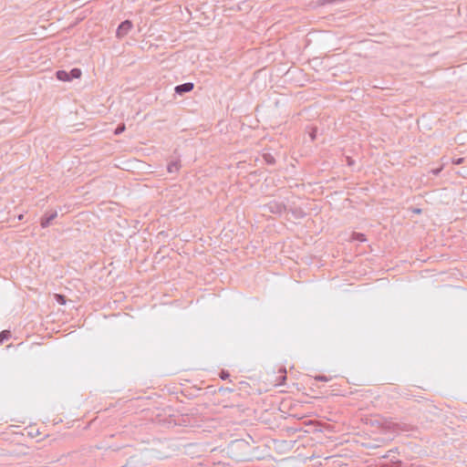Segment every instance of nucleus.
<instances>
[{
	"instance_id": "obj_1",
	"label": "nucleus",
	"mask_w": 467,
	"mask_h": 467,
	"mask_svg": "<svg viewBox=\"0 0 467 467\" xmlns=\"http://www.w3.org/2000/svg\"><path fill=\"white\" fill-rule=\"evenodd\" d=\"M261 209L264 214L267 213L274 214H281L283 212L285 211V205L281 202L272 200L269 202L264 204L261 207Z\"/></svg>"
},
{
	"instance_id": "obj_2",
	"label": "nucleus",
	"mask_w": 467,
	"mask_h": 467,
	"mask_svg": "<svg viewBox=\"0 0 467 467\" xmlns=\"http://www.w3.org/2000/svg\"><path fill=\"white\" fill-rule=\"evenodd\" d=\"M133 25L131 21L125 20L121 22L116 31V36L118 38H123L125 36L129 34V32L131 30Z\"/></svg>"
},
{
	"instance_id": "obj_3",
	"label": "nucleus",
	"mask_w": 467,
	"mask_h": 467,
	"mask_svg": "<svg viewBox=\"0 0 467 467\" xmlns=\"http://www.w3.org/2000/svg\"><path fill=\"white\" fill-rule=\"evenodd\" d=\"M57 211H53L51 213H45L41 219H40V225L42 228H47L48 227L52 221L57 218Z\"/></svg>"
},
{
	"instance_id": "obj_4",
	"label": "nucleus",
	"mask_w": 467,
	"mask_h": 467,
	"mask_svg": "<svg viewBox=\"0 0 467 467\" xmlns=\"http://www.w3.org/2000/svg\"><path fill=\"white\" fill-rule=\"evenodd\" d=\"M194 85L192 82L183 83L175 87V92L179 95L190 92L193 89Z\"/></svg>"
},
{
	"instance_id": "obj_5",
	"label": "nucleus",
	"mask_w": 467,
	"mask_h": 467,
	"mask_svg": "<svg viewBox=\"0 0 467 467\" xmlns=\"http://www.w3.org/2000/svg\"><path fill=\"white\" fill-rule=\"evenodd\" d=\"M181 163L179 160L171 161L168 163L167 171L170 173H177L180 171Z\"/></svg>"
},
{
	"instance_id": "obj_6",
	"label": "nucleus",
	"mask_w": 467,
	"mask_h": 467,
	"mask_svg": "<svg viewBox=\"0 0 467 467\" xmlns=\"http://www.w3.org/2000/svg\"><path fill=\"white\" fill-rule=\"evenodd\" d=\"M56 76L58 80L70 81L69 72L66 70H57Z\"/></svg>"
},
{
	"instance_id": "obj_7",
	"label": "nucleus",
	"mask_w": 467,
	"mask_h": 467,
	"mask_svg": "<svg viewBox=\"0 0 467 467\" xmlns=\"http://www.w3.org/2000/svg\"><path fill=\"white\" fill-rule=\"evenodd\" d=\"M393 429L396 431H409L411 430L410 426L406 423H394Z\"/></svg>"
},
{
	"instance_id": "obj_8",
	"label": "nucleus",
	"mask_w": 467,
	"mask_h": 467,
	"mask_svg": "<svg viewBox=\"0 0 467 467\" xmlns=\"http://www.w3.org/2000/svg\"><path fill=\"white\" fill-rule=\"evenodd\" d=\"M11 337V332L9 330H3L0 332V345Z\"/></svg>"
},
{
	"instance_id": "obj_9",
	"label": "nucleus",
	"mask_w": 467,
	"mask_h": 467,
	"mask_svg": "<svg viewBox=\"0 0 467 467\" xmlns=\"http://www.w3.org/2000/svg\"><path fill=\"white\" fill-rule=\"evenodd\" d=\"M81 70L79 68H72L70 71H69V77H70V80L73 79V78H79L81 77Z\"/></svg>"
},
{
	"instance_id": "obj_10",
	"label": "nucleus",
	"mask_w": 467,
	"mask_h": 467,
	"mask_svg": "<svg viewBox=\"0 0 467 467\" xmlns=\"http://www.w3.org/2000/svg\"><path fill=\"white\" fill-rule=\"evenodd\" d=\"M351 239L358 242H365L366 237L364 234L354 232L351 235Z\"/></svg>"
},
{
	"instance_id": "obj_11",
	"label": "nucleus",
	"mask_w": 467,
	"mask_h": 467,
	"mask_svg": "<svg viewBox=\"0 0 467 467\" xmlns=\"http://www.w3.org/2000/svg\"><path fill=\"white\" fill-rule=\"evenodd\" d=\"M263 158H264V160L265 161V162H266L267 164H271V165H272V164H275V158H274V156H273L272 154H270V153H265V154L263 155Z\"/></svg>"
},
{
	"instance_id": "obj_12",
	"label": "nucleus",
	"mask_w": 467,
	"mask_h": 467,
	"mask_svg": "<svg viewBox=\"0 0 467 467\" xmlns=\"http://www.w3.org/2000/svg\"><path fill=\"white\" fill-rule=\"evenodd\" d=\"M55 298H56V301L60 304V305H65L66 304V296L61 295V294H55Z\"/></svg>"
},
{
	"instance_id": "obj_13",
	"label": "nucleus",
	"mask_w": 467,
	"mask_h": 467,
	"mask_svg": "<svg viewBox=\"0 0 467 467\" xmlns=\"http://www.w3.org/2000/svg\"><path fill=\"white\" fill-rule=\"evenodd\" d=\"M126 127H125V124L124 123H121L119 124L117 129L115 130V134L116 135H119L120 133H122L124 130H125Z\"/></svg>"
},
{
	"instance_id": "obj_14",
	"label": "nucleus",
	"mask_w": 467,
	"mask_h": 467,
	"mask_svg": "<svg viewBox=\"0 0 467 467\" xmlns=\"http://www.w3.org/2000/svg\"><path fill=\"white\" fill-rule=\"evenodd\" d=\"M315 379L317 380V381H328L330 380V378L327 377V376H324V375H318V376H316L315 377Z\"/></svg>"
},
{
	"instance_id": "obj_15",
	"label": "nucleus",
	"mask_w": 467,
	"mask_h": 467,
	"mask_svg": "<svg viewBox=\"0 0 467 467\" xmlns=\"http://www.w3.org/2000/svg\"><path fill=\"white\" fill-rule=\"evenodd\" d=\"M280 372L282 373V376H281V381L279 382V384H283L285 382V380L286 379V369L285 368H283L280 369Z\"/></svg>"
},
{
	"instance_id": "obj_16",
	"label": "nucleus",
	"mask_w": 467,
	"mask_h": 467,
	"mask_svg": "<svg viewBox=\"0 0 467 467\" xmlns=\"http://www.w3.org/2000/svg\"><path fill=\"white\" fill-rule=\"evenodd\" d=\"M230 376L229 372L228 371H225V370H222L220 372V378L222 379H226L228 377Z\"/></svg>"
},
{
	"instance_id": "obj_17",
	"label": "nucleus",
	"mask_w": 467,
	"mask_h": 467,
	"mask_svg": "<svg viewBox=\"0 0 467 467\" xmlns=\"http://www.w3.org/2000/svg\"><path fill=\"white\" fill-rule=\"evenodd\" d=\"M464 161V158H457L452 160V163L455 165H460Z\"/></svg>"
},
{
	"instance_id": "obj_18",
	"label": "nucleus",
	"mask_w": 467,
	"mask_h": 467,
	"mask_svg": "<svg viewBox=\"0 0 467 467\" xmlns=\"http://www.w3.org/2000/svg\"><path fill=\"white\" fill-rule=\"evenodd\" d=\"M443 167L441 166L440 168H437V169H432L431 171V172L433 174V175H438L441 171H442Z\"/></svg>"
},
{
	"instance_id": "obj_19",
	"label": "nucleus",
	"mask_w": 467,
	"mask_h": 467,
	"mask_svg": "<svg viewBox=\"0 0 467 467\" xmlns=\"http://www.w3.org/2000/svg\"><path fill=\"white\" fill-rule=\"evenodd\" d=\"M347 161H348V164L349 166L353 165L354 164V161L350 158V157H348L347 158Z\"/></svg>"
},
{
	"instance_id": "obj_20",
	"label": "nucleus",
	"mask_w": 467,
	"mask_h": 467,
	"mask_svg": "<svg viewBox=\"0 0 467 467\" xmlns=\"http://www.w3.org/2000/svg\"><path fill=\"white\" fill-rule=\"evenodd\" d=\"M315 133H316V130H314L310 133V136H311V139H312V140H315V138H316V134H315Z\"/></svg>"
},
{
	"instance_id": "obj_21",
	"label": "nucleus",
	"mask_w": 467,
	"mask_h": 467,
	"mask_svg": "<svg viewBox=\"0 0 467 467\" xmlns=\"http://www.w3.org/2000/svg\"><path fill=\"white\" fill-rule=\"evenodd\" d=\"M23 218H24V215H23V214H20V215L18 216V220H20V221H21V220H23Z\"/></svg>"
},
{
	"instance_id": "obj_22",
	"label": "nucleus",
	"mask_w": 467,
	"mask_h": 467,
	"mask_svg": "<svg viewBox=\"0 0 467 467\" xmlns=\"http://www.w3.org/2000/svg\"><path fill=\"white\" fill-rule=\"evenodd\" d=\"M415 213H420V209H417V210H415Z\"/></svg>"
}]
</instances>
